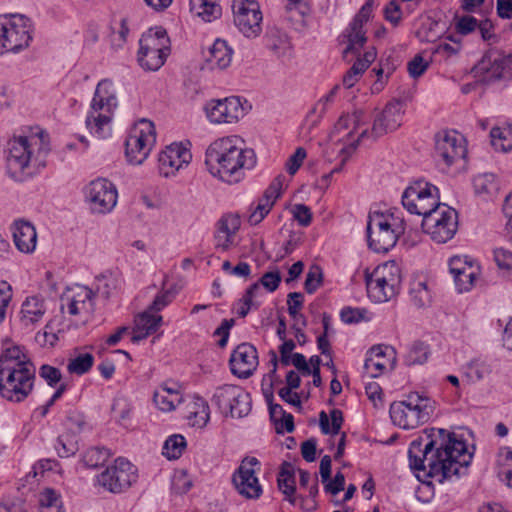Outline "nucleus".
<instances>
[{
  "instance_id": "1",
  "label": "nucleus",
  "mask_w": 512,
  "mask_h": 512,
  "mask_svg": "<svg viewBox=\"0 0 512 512\" xmlns=\"http://www.w3.org/2000/svg\"><path fill=\"white\" fill-rule=\"evenodd\" d=\"M410 468L421 477L437 478L442 483L459 478L469 466L472 454L466 442L454 432L432 428L425 436L414 439L408 449Z\"/></svg>"
},
{
  "instance_id": "2",
  "label": "nucleus",
  "mask_w": 512,
  "mask_h": 512,
  "mask_svg": "<svg viewBox=\"0 0 512 512\" xmlns=\"http://www.w3.org/2000/svg\"><path fill=\"white\" fill-rule=\"evenodd\" d=\"M256 162L254 150L245 147L243 140L237 136L215 140L205 153V165L209 173L228 184L242 181L245 170L253 169Z\"/></svg>"
},
{
  "instance_id": "3",
  "label": "nucleus",
  "mask_w": 512,
  "mask_h": 512,
  "mask_svg": "<svg viewBox=\"0 0 512 512\" xmlns=\"http://www.w3.org/2000/svg\"><path fill=\"white\" fill-rule=\"evenodd\" d=\"M50 152L49 141L43 131L14 136L8 141L6 172L16 182H24L46 166Z\"/></svg>"
},
{
  "instance_id": "4",
  "label": "nucleus",
  "mask_w": 512,
  "mask_h": 512,
  "mask_svg": "<svg viewBox=\"0 0 512 512\" xmlns=\"http://www.w3.org/2000/svg\"><path fill=\"white\" fill-rule=\"evenodd\" d=\"M35 368L20 347L13 346L0 356V394L12 402L23 401L33 389Z\"/></svg>"
},
{
  "instance_id": "5",
  "label": "nucleus",
  "mask_w": 512,
  "mask_h": 512,
  "mask_svg": "<svg viewBox=\"0 0 512 512\" xmlns=\"http://www.w3.org/2000/svg\"><path fill=\"white\" fill-rule=\"evenodd\" d=\"M118 102L113 83L108 79L101 80L95 90L86 117V127L92 135L99 139L111 135V121Z\"/></svg>"
},
{
  "instance_id": "6",
  "label": "nucleus",
  "mask_w": 512,
  "mask_h": 512,
  "mask_svg": "<svg viewBox=\"0 0 512 512\" xmlns=\"http://www.w3.org/2000/svg\"><path fill=\"white\" fill-rule=\"evenodd\" d=\"M435 411V401L412 392L403 401L390 405L389 413L393 424L402 429H414L427 423Z\"/></svg>"
},
{
  "instance_id": "7",
  "label": "nucleus",
  "mask_w": 512,
  "mask_h": 512,
  "mask_svg": "<svg viewBox=\"0 0 512 512\" xmlns=\"http://www.w3.org/2000/svg\"><path fill=\"white\" fill-rule=\"evenodd\" d=\"M365 282L368 297L373 302H387L399 293L402 282L401 269L394 261L385 262L371 273L366 271Z\"/></svg>"
},
{
  "instance_id": "8",
  "label": "nucleus",
  "mask_w": 512,
  "mask_h": 512,
  "mask_svg": "<svg viewBox=\"0 0 512 512\" xmlns=\"http://www.w3.org/2000/svg\"><path fill=\"white\" fill-rule=\"evenodd\" d=\"M32 41V24L21 14L0 16V56L19 53L28 48Z\"/></svg>"
},
{
  "instance_id": "9",
  "label": "nucleus",
  "mask_w": 512,
  "mask_h": 512,
  "mask_svg": "<svg viewBox=\"0 0 512 512\" xmlns=\"http://www.w3.org/2000/svg\"><path fill=\"white\" fill-rule=\"evenodd\" d=\"M392 216L381 212H373L368 216L367 238L369 247L377 253H386L392 249L401 234L404 233L402 223L395 224Z\"/></svg>"
},
{
  "instance_id": "10",
  "label": "nucleus",
  "mask_w": 512,
  "mask_h": 512,
  "mask_svg": "<svg viewBox=\"0 0 512 512\" xmlns=\"http://www.w3.org/2000/svg\"><path fill=\"white\" fill-rule=\"evenodd\" d=\"M156 142V131L153 122L140 119L130 129L125 141V155L132 165H141L149 156Z\"/></svg>"
},
{
  "instance_id": "11",
  "label": "nucleus",
  "mask_w": 512,
  "mask_h": 512,
  "mask_svg": "<svg viewBox=\"0 0 512 512\" xmlns=\"http://www.w3.org/2000/svg\"><path fill=\"white\" fill-rule=\"evenodd\" d=\"M438 188L419 180L407 187L402 195V205L411 214L423 216L443 204L439 202Z\"/></svg>"
},
{
  "instance_id": "12",
  "label": "nucleus",
  "mask_w": 512,
  "mask_h": 512,
  "mask_svg": "<svg viewBox=\"0 0 512 512\" xmlns=\"http://www.w3.org/2000/svg\"><path fill=\"white\" fill-rule=\"evenodd\" d=\"M422 229L437 243L451 240L458 229L457 211L443 204L423 218Z\"/></svg>"
},
{
  "instance_id": "13",
  "label": "nucleus",
  "mask_w": 512,
  "mask_h": 512,
  "mask_svg": "<svg viewBox=\"0 0 512 512\" xmlns=\"http://www.w3.org/2000/svg\"><path fill=\"white\" fill-rule=\"evenodd\" d=\"M211 401L222 414L233 418H242L251 410L250 394L238 385L224 384L217 387Z\"/></svg>"
},
{
  "instance_id": "14",
  "label": "nucleus",
  "mask_w": 512,
  "mask_h": 512,
  "mask_svg": "<svg viewBox=\"0 0 512 512\" xmlns=\"http://www.w3.org/2000/svg\"><path fill=\"white\" fill-rule=\"evenodd\" d=\"M85 201L92 213L107 214L117 204L116 186L106 178H96L84 187Z\"/></svg>"
},
{
  "instance_id": "15",
  "label": "nucleus",
  "mask_w": 512,
  "mask_h": 512,
  "mask_svg": "<svg viewBox=\"0 0 512 512\" xmlns=\"http://www.w3.org/2000/svg\"><path fill=\"white\" fill-rule=\"evenodd\" d=\"M137 478L135 466L124 458H117L114 465L97 476V482L108 492L121 493L131 487Z\"/></svg>"
},
{
  "instance_id": "16",
  "label": "nucleus",
  "mask_w": 512,
  "mask_h": 512,
  "mask_svg": "<svg viewBox=\"0 0 512 512\" xmlns=\"http://www.w3.org/2000/svg\"><path fill=\"white\" fill-rule=\"evenodd\" d=\"M403 114V105L400 101L389 102L374 120L371 130L366 128L359 133L357 142L366 138L376 140L389 132L395 131L402 124Z\"/></svg>"
},
{
  "instance_id": "17",
  "label": "nucleus",
  "mask_w": 512,
  "mask_h": 512,
  "mask_svg": "<svg viewBox=\"0 0 512 512\" xmlns=\"http://www.w3.org/2000/svg\"><path fill=\"white\" fill-rule=\"evenodd\" d=\"M467 153L465 139L456 131L439 132L435 137V157L445 168L464 159Z\"/></svg>"
},
{
  "instance_id": "18",
  "label": "nucleus",
  "mask_w": 512,
  "mask_h": 512,
  "mask_svg": "<svg viewBox=\"0 0 512 512\" xmlns=\"http://www.w3.org/2000/svg\"><path fill=\"white\" fill-rule=\"evenodd\" d=\"M232 10L234 23L244 36L250 38L260 34L262 13L255 0H234Z\"/></svg>"
},
{
  "instance_id": "19",
  "label": "nucleus",
  "mask_w": 512,
  "mask_h": 512,
  "mask_svg": "<svg viewBox=\"0 0 512 512\" xmlns=\"http://www.w3.org/2000/svg\"><path fill=\"white\" fill-rule=\"evenodd\" d=\"M205 112L211 123H234L243 115V107L240 98L232 96L208 101Z\"/></svg>"
},
{
  "instance_id": "20",
  "label": "nucleus",
  "mask_w": 512,
  "mask_h": 512,
  "mask_svg": "<svg viewBox=\"0 0 512 512\" xmlns=\"http://www.w3.org/2000/svg\"><path fill=\"white\" fill-rule=\"evenodd\" d=\"M259 464L255 457L245 459L233 474L232 481L236 490L246 498L257 499L262 494V487L254 469V466Z\"/></svg>"
},
{
  "instance_id": "21",
  "label": "nucleus",
  "mask_w": 512,
  "mask_h": 512,
  "mask_svg": "<svg viewBox=\"0 0 512 512\" xmlns=\"http://www.w3.org/2000/svg\"><path fill=\"white\" fill-rule=\"evenodd\" d=\"M192 155L181 143H173L159 154V171L165 177L174 175L183 166L190 163Z\"/></svg>"
},
{
  "instance_id": "22",
  "label": "nucleus",
  "mask_w": 512,
  "mask_h": 512,
  "mask_svg": "<svg viewBox=\"0 0 512 512\" xmlns=\"http://www.w3.org/2000/svg\"><path fill=\"white\" fill-rule=\"evenodd\" d=\"M231 372L239 378L250 377L258 364L256 348L249 343H242L236 347L230 357Z\"/></svg>"
},
{
  "instance_id": "23",
  "label": "nucleus",
  "mask_w": 512,
  "mask_h": 512,
  "mask_svg": "<svg viewBox=\"0 0 512 512\" xmlns=\"http://www.w3.org/2000/svg\"><path fill=\"white\" fill-rule=\"evenodd\" d=\"M476 72L483 75V80L491 82L503 78L504 72L508 69L506 55L497 51L488 52L475 66Z\"/></svg>"
},
{
  "instance_id": "24",
  "label": "nucleus",
  "mask_w": 512,
  "mask_h": 512,
  "mask_svg": "<svg viewBox=\"0 0 512 512\" xmlns=\"http://www.w3.org/2000/svg\"><path fill=\"white\" fill-rule=\"evenodd\" d=\"M162 323V316L155 314L149 308L143 313L137 315L134 319L131 340L138 343L146 339L149 335L155 333Z\"/></svg>"
},
{
  "instance_id": "25",
  "label": "nucleus",
  "mask_w": 512,
  "mask_h": 512,
  "mask_svg": "<svg viewBox=\"0 0 512 512\" xmlns=\"http://www.w3.org/2000/svg\"><path fill=\"white\" fill-rule=\"evenodd\" d=\"M95 293L85 286H77L72 290V295H66L68 313L78 315L80 313H91L94 310L93 298Z\"/></svg>"
},
{
  "instance_id": "26",
  "label": "nucleus",
  "mask_w": 512,
  "mask_h": 512,
  "mask_svg": "<svg viewBox=\"0 0 512 512\" xmlns=\"http://www.w3.org/2000/svg\"><path fill=\"white\" fill-rule=\"evenodd\" d=\"M13 240L20 252H33L37 243L35 227L30 222L24 220L16 221L13 226Z\"/></svg>"
},
{
  "instance_id": "27",
  "label": "nucleus",
  "mask_w": 512,
  "mask_h": 512,
  "mask_svg": "<svg viewBox=\"0 0 512 512\" xmlns=\"http://www.w3.org/2000/svg\"><path fill=\"white\" fill-rule=\"evenodd\" d=\"M233 51L222 39L214 41L205 54V61L210 69H225L232 60Z\"/></svg>"
},
{
  "instance_id": "28",
  "label": "nucleus",
  "mask_w": 512,
  "mask_h": 512,
  "mask_svg": "<svg viewBox=\"0 0 512 512\" xmlns=\"http://www.w3.org/2000/svg\"><path fill=\"white\" fill-rule=\"evenodd\" d=\"M142 49H151L162 52L163 55L170 54V39L162 27L149 29L142 35L140 41Z\"/></svg>"
},
{
  "instance_id": "29",
  "label": "nucleus",
  "mask_w": 512,
  "mask_h": 512,
  "mask_svg": "<svg viewBox=\"0 0 512 512\" xmlns=\"http://www.w3.org/2000/svg\"><path fill=\"white\" fill-rule=\"evenodd\" d=\"M122 279L116 272L106 271L95 277V295L105 299L113 296L121 287Z\"/></svg>"
},
{
  "instance_id": "30",
  "label": "nucleus",
  "mask_w": 512,
  "mask_h": 512,
  "mask_svg": "<svg viewBox=\"0 0 512 512\" xmlns=\"http://www.w3.org/2000/svg\"><path fill=\"white\" fill-rule=\"evenodd\" d=\"M310 12L308 4L303 0H287L285 6V19L295 30L306 26V17Z\"/></svg>"
},
{
  "instance_id": "31",
  "label": "nucleus",
  "mask_w": 512,
  "mask_h": 512,
  "mask_svg": "<svg viewBox=\"0 0 512 512\" xmlns=\"http://www.w3.org/2000/svg\"><path fill=\"white\" fill-rule=\"evenodd\" d=\"M277 484L279 490L285 495V499L291 504H295V471L291 463L286 461L282 463L277 477Z\"/></svg>"
},
{
  "instance_id": "32",
  "label": "nucleus",
  "mask_w": 512,
  "mask_h": 512,
  "mask_svg": "<svg viewBox=\"0 0 512 512\" xmlns=\"http://www.w3.org/2000/svg\"><path fill=\"white\" fill-rule=\"evenodd\" d=\"M267 48L278 58L290 59L292 57V45L289 37L278 30H272L266 37Z\"/></svg>"
},
{
  "instance_id": "33",
  "label": "nucleus",
  "mask_w": 512,
  "mask_h": 512,
  "mask_svg": "<svg viewBox=\"0 0 512 512\" xmlns=\"http://www.w3.org/2000/svg\"><path fill=\"white\" fill-rule=\"evenodd\" d=\"M384 358L385 350L381 345L370 348L364 362L365 372L372 378L380 376L386 368Z\"/></svg>"
},
{
  "instance_id": "34",
  "label": "nucleus",
  "mask_w": 512,
  "mask_h": 512,
  "mask_svg": "<svg viewBox=\"0 0 512 512\" xmlns=\"http://www.w3.org/2000/svg\"><path fill=\"white\" fill-rule=\"evenodd\" d=\"M190 11L206 22L221 15V7L216 0H190Z\"/></svg>"
},
{
  "instance_id": "35",
  "label": "nucleus",
  "mask_w": 512,
  "mask_h": 512,
  "mask_svg": "<svg viewBox=\"0 0 512 512\" xmlns=\"http://www.w3.org/2000/svg\"><path fill=\"white\" fill-rule=\"evenodd\" d=\"M45 313L44 302L37 296L26 298L22 304V319L26 324H34L38 322Z\"/></svg>"
},
{
  "instance_id": "36",
  "label": "nucleus",
  "mask_w": 512,
  "mask_h": 512,
  "mask_svg": "<svg viewBox=\"0 0 512 512\" xmlns=\"http://www.w3.org/2000/svg\"><path fill=\"white\" fill-rule=\"evenodd\" d=\"M344 418L343 413L340 409H332L328 416L325 411H321L319 414V426L321 432L325 435L332 434L336 435L340 432Z\"/></svg>"
},
{
  "instance_id": "37",
  "label": "nucleus",
  "mask_w": 512,
  "mask_h": 512,
  "mask_svg": "<svg viewBox=\"0 0 512 512\" xmlns=\"http://www.w3.org/2000/svg\"><path fill=\"white\" fill-rule=\"evenodd\" d=\"M352 23L342 33L343 38L348 42L347 47L344 50V54L358 52L366 43V31L363 27L357 26L353 29Z\"/></svg>"
},
{
  "instance_id": "38",
  "label": "nucleus",
  "mask_w": 512,
  "mask_h": 512,
  "mask_svg": "<svg viewBox=\"0 0 512 512\" xmlns=\"http://www.w3.org/2000/svg\"><path fill=\"white\" fill-rule=\"evenodd\" d=\"M168 55H163L162 52L139 48L138 51V62L140 66L148 71H157L165 63Z\"/></svg>"
},
{
  "instance_id": "39",
  "label": "nucleus",
  "mask_w": 512,
  "mask_h": 512,
  "mask_svg": "<svg viewBox=\"0 0 512 512\" xmlns=\"http://www.w3.org/2000/svg\"><path fill=\"white\" fill-rule=\"evenodd\" d=\"M188 419L193 427L203 428L210 419L208 403L203 398H196L194 410L189 412Z\"/></svg>"
},
{
  "instance_id": "40",
  "label": "nucleus",
  "mask_w": 512,
  "mask_h": 512,
  "mask_svg": "<svg viewBox=\"0 0 512 512\" xmlns=\"http://www.w3.org/2000/svg\"><path fill=\"white\" fill-rule=\"evenodd\" d=\"M473 187L475 194L483 197L493 196L498 191L495 176L491 173H484L474 177Z\"/></svg>"
},
{
  "instance_id": "41",
  "label": "nucleus",
  "mask_w": 512,
  "mask_h": 512,
  "mask_svg": "<svg viewBox=\"0 0 512 512\" xmlns=\"http://www.w3.org/2000/svg\"><path fill=\"white\" fill-rule=\"evenodd\" d=\"M430 351L428 345L421 341H415L409 347L404 356V363L407 366L423 364L427 361Z\"/></svg>"
},
{
  "instance_id": "42",
  "label": "nucleus",
  "mask_w": 512,
  "mask_h": 512,
  "mask_svg": "<svg viewBox=\"0 0 512 512\" xmlns=\"http://www.w3.org/2000/svg\"><path fill=\"white\" fill-rule=\"evenodd\" d=\"M480 268L478 265L467 267L459 273L453 275L454 282L458 292H468L474 286L475 280L479 275Z\"/></svg>"
},
{
  "instance_id": "43",
  "label": "nucleus",
  "mask_w": 512,
  "mask_h": 512,
  "mask_svg": "<svg viewBox=\"0 0 512 512\" xmlns=\"http://www.w3.org/2000/svg\"><path fill=\"white\" fill-rule=\"evenodd\" d=\"M110 457V452L105 447H92L85 451L82 461L89 468L104 465Z\"/></svg>"
},
{
  "instance_id": "44",
  "label": "nucleus",
  "mask_w": 512,
  "mask_h": 512,
  "mask_svg": "<svg viewBox=\"0 0 512 512\" xmlns=\"http://www.w3.org/2000/svg\"><path fill=\"white\" fill-rule=\"evenodd\" d=\"M511 130L494 127L490 131L491 144L496 151L508 152L512 149V139L509 138Z\"/></svg>"
},
{
  "instance_id": "45",
  "label": "nucleus",
  "mask_w": 512,
  "mask_h": 512,
  "mask_svg": "<svg viewBox=\"0 0 512 512\" xmlns=\"http://www.w3.org/2000/svg\"><path fill=\"white\" fill-rule=\"evenodd\" d=\"M186 448V440L180 434H174L167 438L163 446V455L168 459H178Z\"/></svg>"
},
{
  "instance_id": "46",
  "label": "nucleus",
  "mask_w": 512,
  "mask_h": 512,
  "mask_svg": "<svg viewBox=\"0 0 512 512\" xmlns=\"http://www.w3.org/2000/svg\"><path fill=\"white\" fill-rule=\"evenodd\" d=\"M94 356L90 353H80L76 357L70 359L67 370L71 374L83 375L87 373L93 366Z\"/></svg>"
},
{
  "instance_id": "47",
  "label": "nucleus",
  "mask_w": 512,
  "mask_h": 512,
  "mask_svg": "<svg viewBox=\"0 0 512 512\" xmlns=\"http://www.w3.org/2000/svg\"><path fill=\"white\" fill-rule=\"evenodd\" d=\"M410 297L417 308H422L430 303L431 295L425 282L416 281L411 284Z\"/></svg>"
},
{
  "instance_id": "48",
  "label": "nucleus",
  "mask_w": 512,
  "mask_h": 512,
  "mask_svg": "<svg viewBox=\"0 0 512 512\" xmlns=\"http://www.w3.org/2000/svg\"><path fill=\"white\" fill-rule=\"evenodd\" d=\"M54 447L61 458H68L78 450L77 441L69 433L58 436Z\"/></svg>"
},
{
  "instance_id": "49",
  "label": "nucleus",
  "mask_w": 512,
  "mask_h": 512,
  "mask_svg": "<svg viewBox=\"0 0 512 512\" xmlns=\"http://www.w3.org/2000/svg\"><path fill=\"white\" fill-rule=\"evenodd\" d=\"M304 296L300 292H291L287 296L289 315L296 321H301L303 327L307 325L306 318L299 310L303 307Z\"/></svg>"
},
{
  "instance_id": "50",
  "label": "nucleus",
  "mask_w": 512,
  "mask_h": 512,
  "mask_svg": "<svg viewBox=\"0 0 512 512\" xmlns=\"http://www.w3.org/2000/svg\"><path fill=\"white\" fill-rule=\"evenodd\" d=\"M353 124V129L358 130L361 126L366 124L365 112L361 109L355 110L351 115H343L341 116L335 128L339 131L348 129L349 126Z\"/></svg>"
},
{
  "instance_id": "51",
  "label": "nucleus",
  "mask_w": 512,
  "mask_h": 512,
  "mask_svg": "<svg viewBox=\"0 0 512 512\" xmlns=\"http://www.w3.org/2000/svg\"><path fill=\"white\" fill-rule=\"evenodd\" d=\"M490 372V365L483 359H474L467 365V375L473 381L483 379Z\"/></svg>"
},
{
  "instance_id": "52",
  "label": "nucleus",
  "mask_w": 512,
  "mask_h": 512,
  "mask_svg": "<svg viewBox=\"0 0 512 512\" xmlns=\"http://www.w3.org/2000/svg\"><path fill=\"white\" fill-rule=\"evenodd\" d=\"M240 225L241 221L238 215L225 214L218 221L217 231L234 237L237 231L239 230Z\"/></svg>"
},
{
  "instance_id": "53",
  "label": "nucleus",
  "mask_w": 512,
  "mask_h": 512,
  "mask_svg": "<svg viewBox=\"0 0 512 512\" xmlns=\"http://www.w3.org/2000/svg\"><path fill=\"white\" fill-rule=\"evenodd\" d=\"M153 402L155 405L164 412L174 410L180 403L176 401V397L169 395L164 390L156 389L153 394Z\"/></svg>"
},
{
  "instance_id": "54",
  "label": "nucleus",
  "mask_w": 512,
  "mask_h": 512,
  "mask_svg": "<svg viewBox=\"0 0 512 512\" xmlns=\"http://www.w3.org/2000/svg\"><path fill=\"white\" fill-rule=\"evenodd\" d=\"M323 274L318 265H312L306 275L304 288L308 294H313L322 284Z\"/></svg>"
},
{
  "instance_id": "55",
  "label": "nucleus",
  "mask_w": 512,
  "mask_h": 512,
  "mask_svg": "<svg viewBox=\"0 0 512 512\" xmlns=\"http://www.w3.org/2000/svg\"><path fill=\"white\" fill-rule=\"evenodd\" d=\"M66 427L73 434L81 433L88 427L85 416L78 411H70L66 418Z\"/></svg>"
},
{
  "instance_id": "56",
  "label": "nucleus",
  "mask_w": 512,
  "mask_h": 512,
  "mask_svg": "<svg viewBox=\"0 0 512 512\" xmlns=\"http://www.w3.org/2000/svg\"><path fill=\"white\" fill-rule=\"evenodd\" d=\"M283 182H284V176L283 175H278L271 182V184L268 186V188L265 190V192H264V194L262 196L264 201L270 202L271 204L274 205L276 200L281 195V190H282Z\"/></svg>"
},
{
  "instance_id": "57",
  "label": "nucleus",
  "mask_w": 512,
  "mask_h": 512,
  "mask_svg": "<svg viewBox=\"0 0 512 512\" xmlns=\"http://www.w3.org/2000/svg\"><path fill=\"white\" fill-rule=\"evenodd\" d=\"M272 207L273 204L264 201V199L261 198L255 209L249 216V223L251 225H257L258 223H260L265 218V216L270 212Z\"/></svg>"
},
{
  "instance_id": "58",
  "label": "nucleus",
  "mask_w": 512,
  "mask_h": 512,
  "mask_svg": "<svg viewBox=\"0 0 512 512\" xmlns=\"http://www.w3.org/2000/svg\"><path fill=\"white\" fill-rule=\"evenodd\" d=\"M281 274L278 270L265 272L258 283L262 285L268 292H274L281 282Z\"/></svg>"
},
{
  "instance_id": "59",
  "label": "nucleus",
  "mask_w": 512,
  "mask_h": 512,
  "mask_svg": "<svg viewBox=\"0 0 512 512\" xmlns=\"http://www.w3.org/2000/svg\"><path fill=\"white\" fill-rule=\"evenodd\" d=\"M384 17L393 26H397L402 19V11L396 0H391L384 8Z\"/></svg>"
},
{
  "instance_id": "60",
  "label": "nucleus",
  "mask_w": 512,
  "mask_h": 512,
  "mask_svg": "<svg viewBox=\"0 0 512 512\" xmlns=\"http://www.w3.org/2000/svg\"><path fill=\"white\" fill-rule=\"evenodd\" d=\"M306 158V150L302 147L296 149L286 162V170L290 175H294L301 167L304 159Z\"/></svg>"
},
{
  "instance_id": "61",
  "label": "nucleus",
  "mask_w": 512,
  "mask_h": 512,
  "mask_svg": "<svg viewBox=\"0 0 512 512\" xmlns=\"http://www.w3.org/2000/svg\"><path fill=\"white\" fill-rule=\"evenodd\" d=\"M39 503L43 509L55 508L57 510L60 501L58 494L53 489L46 488L40 494Z\"/></svg>"
},
{
  "instance_id": "62",
  "label": "nucleus",
  "mask_w": 512,
  "mask_h": 512,
  "mask_svg": "<svg viewBox=\"0 0 512 512\" xmlns=\"http://www.w3.org/2000/svg\"><path fill=\"white\" fill-rule=\"evenodd\" d=\"M365 310L361 308L344 307L340 312V318L344 323H358L364 319Z\"/></svg>"
},
{
  "instance_id": "63",
  "label": "nucleus",
  "mask_w": 512,
  "mask_h": 512,
  "mask_svg": "<svg viewBox=\"0 0 512 512\" xmlns=\"http://www.w3.org/2000/svg\"><path fill=\"white\" fill-rule=\"evenodd\" d=\"M39 375L49 386H55L61 380V372L58 368L50 365H42L39 369Z\"/></svg>"
},
{
  "instance_id": "64",
  "label": "nucleus",
  "mask_w": 512,
  "mask_h": 512,
  "mask_svg": "<svg viewBox=\"0 0 512 512\" xmlns=\"http://www.w3.org/2000/svg\"><path fill=\"white\" fill-rule=\"evenodd\" d=\"M494 260L500 269L509 270L512 268V252L504 248L494 250Z\"/></svg>"
}]
</instances>
